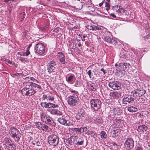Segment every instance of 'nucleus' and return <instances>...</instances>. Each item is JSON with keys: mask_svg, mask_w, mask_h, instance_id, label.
Instances as JSON below:
<instances>
[{"mask_svg": "<svg viewBox=\"0 0 150 150\" xmlns=\"http://www.w3.org/2000/svg\"><path fill=\"white\" fill-rule=\"evenodd\" d=\"M47 110L51 114L55 115V109H48Z\"/></svg>", "mask_w": 150, "mask_h": 150, "instance_id": "ea45409f", "label": "nucleus"}, {"mask_svg": "<svg viewBox=\"0 0 150 150\" xmlns=\"http://www.w3.org/2000/svg\"><path fill=\"white\" fill-rule=\"evenodd\" d=\"M4 142L5 145V147L8 150H9V139L8 138H5L4 140Z\"/></svg>", "mask_w": 150, "mask_h": 150, "instance_id": "5701e85b", "label": "nucleus"}, {"mask_svg": "<svg viewBox=\"0 0 150 150\" xmlns=\"http://www.w3.org/2000/svg\"><path fill=\"white\" fill-rule=\"evenodd\" d=\"M74 141L75 142L76 145H80L83 144L84 140L83 137L81 136H76L74 137Z\"/></svg>", "mask_w": 150, "mask_h": 150, "instance_id": "f8f14e48", "label": "nucleus"}, {"mask_svg": "<svg viewBox=\"0 0 150 150\" xmlns=\"http://www.w3.org/2000/svg\"><path fill=\"white\" fill-rule=\"evenodd\" d=\"M69 91V94H70V95L69 97L73 96L74 97L76 95V96H78V93L77 91L73 90L72 89H70Z\"/></svg>", "mask_w": 150, "mask_h": 150, "instance_id": "bb28decb", "label": "nucleus"}, {"mask_svg": "<svg viewBox=\"0 0 150 150\" xmlns=\"http://www.w3.org/2000/svg\"><path fill=\"white\" fill-rule=\"evenodd\" d=\"M48 139L49 144L53 146L57 145L59 141V137L57 135L54 134L49 135Z\"/></svg>", "mask_w": 150, "mask_h": 150, "instance_id": "20e7f679", "label": "nucleus"}, {"mask_svg": "<svg viewBox=\"0 0 150 150\" xmlns=\"http://www.w3.org/2000/svg\"><path fill=\"white\" fill-rule=\"evenodd\" d=\"M124 146L127 150H129L133 149L134 146V141L131 137H127L125 139Z\"/></svg>", "mask_w": 150, "mask_h": 150, "instance_id": "39448f33", "label": "nucleus"}, {"mask_svg": "<svg viewBox=\"0 0 150 150\" xmlns=\"http://www.w3.org/2000/svg\"><path fill=\"white\" fill-rule=\"evenodd\" d=\"M129 112H136L137 111V108L133 106H130L127 108Z\"/></svg>", "mask_w": 150, "mask_h": 150, "instance_id": "c756f323", "label": "nucleus"}, {"mask_svg": "<svg viewBox=\"0 0 150 150\" xmlns=\"http://www.w3.org/2000/svg\"><path fill=\"white\" fill-rule=\"evenodd\" d=\"M104 40L105 41L114 44H115L117 42V41L115 38L110 37L108 36H105L104 38Z\"/></svg>", "mask_w": 150, "mask_h": 150, "instance_id": "a211bd4d", "label": "nucleus"}, {"mask_svg": "<svg viewBox=\"0 0 150 150\" xmlns=\"http://www.w3.org/2000/svg\"><path fill=\"white\" fill-rule=\"evenodd\" d=\"M57 57L61 64H64L65 63V57L62 53L58 52L57 54Z\"/></svg>", "mask_w": 150, "mask_h": 150, "instance_id": "6ab92c4d", "label": "nucleus"}, {"mask_svg": "<svg viewBox=\"0 0 150 150\" xmlns=\"http://www.w3.org/2000/svg\"><path fill=\"white\" fill-rule=\"evenodd\" d=\"M148 127L145 125H142L139 126L137 128V131L140 132L142 133L144 131L147 130Z\"/></svg>", "mask_w": 150, "mask_h": 150, "instance_id": "412c9836", "label": "nucleus"}, {"mask_svg": "<svg viewBox=\"0 0 150 150\" xmlns=\"http://www.w3.org/2000/svg\"><path fill=\"white\" fill-rule=\"evenodd\" d=\"M146 93V91L142 88H137L132 91L133 95L135 98L139 99V97L144 95Z\"/></svg>", "mask_w": 150, "mask_h": 150, "instance_id": "0eeeda50", "label": "nucleus"}, {"mask_svg": "<svg viewBox=\"0 0 150 150\" xmlns=\"http://www.w3.org/2000/svg\"><path fill=\"white\" fill-rule=\"evenodd\" d=\"M57 120L61 124L64 125L68 126L73 125L72 122L66 120L63 116L59 118Z\"/></svg>", "mask_w": 150, "mask_h": 150, "instance_id": "9d476101", "label": "nucleus"}, {"mask_svg": "<svg viewBox=\"0 0 150 150\" xmlns=\"http://www.w3.org/2000/svg\"><path fill=\"white\" fill-rule=\"evenodd\" d=\"M17 54H18L19 55L21 56H24L25 55V54L24 53V52H23V51L18 52L17 53Z\"/></svg>", "mask_w": 150, "mask_h": 150, "instance_id": "bf43d9fd", "label": "nucleus"}, {"mask_svg": "<svg viewBox=\"0 0 150 150\" xmlns=\"http://www.w3.org/2000/svg\"><path fill=\"white\" fill-rule=\"evenodd\" d=\"M16 149V146L14 144H10V150H15Z\"/></svg>", "mask_w": 150, "mask_h": 150, "instance_id": "c03bdc74", "label": "nucleus"}, {"mask_svg": "<svg viewBox=\"0 0 150 150\" xmlns=\"http://www.w3.org/2000/svg\"><path fill=\"white\" fill-rule=\"evenodd\" d=\"M110 6V3H105V7H107V10H108L109 9Z\"/></svg>", "mask_w": 150, "mask_h": 150, "instance_id": "680f3d73", "label": "nucleus"}, {"mask_svg": "<svg viewBox=\"0 0 150 150\" xmlns=\"http://www.w3.org/2000/svg\"><path fill=\"white\" fill-rule=\"evenodd\" d=\"M94 133V132L93 131H91L90 130L87 131L86 132H85V134H93Z\"/></svg>", "mask_w": 150, "mask_h": 150, "instance_id": "603ef678", "label": "nucleus"}, {"mask_svg": "<svg viewBox=\"0 0 150 150\" xmlns=\"http://www.w3.org/2000/svg\"><path fill=\"white\" fill-rule=\"evenodd\" d=\"M28 47L26 52H24V53L25 54V55L24 56H28L30 54V52L29 50V49H28Z\"/></svg>", "mask_w": 150, "mask_h": 150, "instance_id": "3c124183", "label": "nucleus"}, {"mask_svg": "<svg viewBox=\"0 0 150 150\" xmlns=\"http://www.w3.org/2000/svg\"><path fill=\"white\" fill-rule=\"evenodd\" d=\"M71 130L74 132H80L79 128H74L71 129Z\"/></svg>", "mask_w": 150, "mask_h": 150, "instance_id": "de8ad7c7", "label": "nucleus"}, {"mask_svg": "<svg viewBox=\"0 0 150 150\" xmlns=\"http://www.w3.org/2000/svg\"><path fill=\"white\" fill-rule=\"evenodd\" d=\"M89 89L92 91H95L96 90V87L95 84L91 83L88 85Z\"/></svg>", "mask_w": 150, "mask_h": 150, "instance_id": "c85d7f7f", "label": "nucleus"}, {"mask_svg": "<svg viewBox=\"0 0 150 150\" xmlns=\"http://www.w3.org/2000/svg\"><path fill=\"white\" fill-rule=\"evenodd\" d=\"M115 113H114L113 110H112L110 111L109 115V117L110 119L113 118L115 115Z\"/></svg>", "mask_w": 150, "mask_h": 150, "instance_id": "f704fd0d", "label": "nucleus"}, {"mask_svg": "<svg viewBox=\"0 0 150 150\" xmlns=\"http://www.w3.org/2000/svg\"><path fill=\"white\" fill-rule=\"evenodd\" d=\"M23 34L24 35V37H25L27 34V31L26 30H24L23 33Z\"/></svg>", "mask_w": 150, "mask_h": 150, "instance_id": "e2e57ef3", "label": "nucleus"}, {"mask_svg": "<svg viewBox=\"0 0 150 150\" xmlns=\"http://www.w3.org/2000/svg\"><path fill=\"white\" fill-rule=\"evenodd\" d=\"M25 16V13L24 12H22L21 13H20V17L21 19V20L23 19Z\"/></svg>", "mask_w": 150, "mask_h": 150, "instance_id": "09e8293b", "label": "nucleus"}, {"mask_svg": "<svg viewBox=\"0 0 150 150\" xmlns=\"http://www.w3.org/2000/svg\"><path fill=\"white\" fill-rule=\"evenodd\" d=\"M112 110L116 115H118L122 113L121 109L118 108H115Z\"/></svg>", "mask_w": 150, "mask_h": 150, "instance_id": "393cba45", "label": "nucleus"}, {"mask_svg": "<svg viewBox=\"0 0 150 150\" xmlns=\"http://www.w3.org/2000/svg\"><path fill=\"white\" fill-rule=\"evenodd\" d=\"M86 115L85 110L83 109H80L77 114L76 116L77 120H80L84 117Z\"/></svg>", "mask_w": 150, "mask_h": 150, "instance_id": "dca6fc26", "label": "nucleus"}, {"mask_svg": "<svg viewBox=\"0 0 150 150\" xmlns=\"http://www.w3.org/2000/svg\"><path fill=\"white\" fill-rule=\"evenodd\" d=\"M78 86V81L77 80L76 81L74 85V86H76V87H77Z\"/></svg>", "mask_w": 150, "mask_h": 150, "instance_id": "338daca9", "label": "nucleus"}, {"mask_svg": "<svg viewBox=\"0 0 150 150\" xmlns=\"http://www.w3.org/2000/svg\"><path fill=\"white\" fill-rule=\"evenodd\" d=\"M134 100V98L131 97L130 95H128L122 99V103L125 104H128L132 103Z\"/></svg>", "mask_w": 150, "mask_h": 150, "instance_id": "4468645a", "label": "nucleus"}, {"mask_svg": "<svg viewBox=\"0 0 150 150\" xmlns=\"http://www.w3.org/2000/svg\"><path fill=\"white\" fill-rule=\"evenodd\" d=\"M113 124L117 128H120L123 125V121L120 117H117L113 120Z\"/></svg>", "mask_w": 150, "mask_h": 150, "instance_id": "ddd939ff", "label": "nucleus"}, {"mask_svg": "<svg viewBox=\"0 0 150 150\" xmlns=\"http://www.w3.org/2000/svg\"><path fill=\"white\" fill-rule=\"evenodd\" d=\"M40 127V128L39 129L40 130H41L42 131H48L49 127L47 125H46L45 124L42 123L41 126Z\"/></svg>", "mask_w": 150, "mask_h": 150, "instance_id": "cd10ccee", "label": "nucleus"}, {"mask_svg": "<svg viewBox=\"0 0 150 150\" xmlns=\"http://www.w3.org/2000/svg\"><path fill=\"white\" fill-rule=\"evenodd\" d=\"M74 76V75H70L68 78L67 79H66V81L68 82H71L73 80Z\"/></svg>", "mask_w": 150, "mask_h": 150, "instance_id": "4c0bfd02", "label": "nucleus"}, {"mask_svg": "<svg viewBox=\"0 0 150 150\" xmlns=\"http://www.w3.org/2000/svg\"><path fill=\"white\" fill-rule=\"evenodd\" d=\"M79 99L78 96H75V97H68V104L72 106H74L78 104Z\"/></svg>", "mask_w": 150, "mask_h": 150, "instance_id": "1a4fd4ad", "label": "nucleus"}, {"mask_svg": "<svg viewBox=\"0 0 150 150\" xmlns=\"http://www.w3.org/2000/svg\"><path fill=\"white\" fill-rule=\"evenodd\" d=\"M60 29L59 28H57L55 29L53 31V34H54V35H57V33H58L59 32V30Z\"/></svg>", "mask_w": 150, "mask_h": 150, "instance_id": "58836bf2", "label": "nucleus"}, {"mask_svg": "<svg viewBox=\"0 0 150 150\" xmlns=\"http://www.w3.org/2000/svg\"><path fill=\"white\" fill-rule=\"evenodd\" d=\"M40 118L42 122L49 125L54 126L56 125L51 117L47 114H41Z\"/></svg>", "mask_w": 150, "mask_h": 150, "instance_id": "f03ea898", "label": "nucleus"}, {"mask_svg": "<svg viewBox=\"0 0 150 150\" xmlns=\"http://www.w3.org/2000/svg\"><path fill=\"white\" fill-rule=\"evenodd\" d=\"M100 136L103 142H104L106 139L107 135L106 133L104 131H102L100 133Z\"/></svg>", "mask_w": 150, "mask_h": 150, "instance_id": "a878e982", "label": "nucleus"}, {"mask_svg": "<svg viewBox=\"0 0 150 150\" xmlns=\"http://www.w3.org/2000/svg\"><path fill=\"white\" fill-rule=\"evenodd\" d=\"M86 74L89 76L90 78L93 79L94 78V76L93 75V74L91 70H88L86 72Z\"/></svg>", "mask_w": 150, "mask_h": 150, "instance_id": "72a5a7b5", "label": "nucleus"}, {"mask_svg": "<svg viewBox=\"0 0 150 150\" xmlns=\"http://www.w3.org/2000/svg\"><path fill=\"white\" fill-rule=\"evenodd\" d=\"M35 52L40 54H43L45 52V47L44 45L41 42L37 43L35 47Z\"/></svg>", "mask_w": 150, "mask_h": 150, "instance_id": "423d86ee", "label": "nucleus"}, {"mask_svg": "<svg viewBox=\"0 0 150 150\" xmlns=\"http://www.w3.org/2000/svg\"><path fill=\"white\" fill-rule=\"evenodd\" d=\"M143 38L144 40L150 38V34L144 36Z\"/></svg>", "mask_w": 150, "mask_h": 150, "instance_id": "4d7b16f0", "label": "nucleus"}, {"mask_svg": "<svg viewBox=\"0 0 150 150\" xmlns=\"http://www.w3.org/2000/svg\"><path fill=\"white\" fill-rule=\"evenodd\" d=\"M10 129V132H11V136L13 137L15 141H19L21 137V135L17 129L14 127H12Z\"/></svg>", "mask_w": 150, "mask_h": 150, "instance_id": "6e6552de", "label": "nucleus"}, {"mask_svg": "<svg viewBox=\"0 0 150 150\" xmlns=\"http://www.w3.org/2000/svg\"><path fill=\"white\" fill-rule=\"evenodd\" d=\"M40 105L42 107L47 108V103L46 102H42L40 103Z\"/></svg>", "mask_w": 150, "mask_h": 150, "instance_id": "8fccbe9b", "label": "nucleus"}, {"mask_svg": "<svg viewBox=\"0 0 150 150\" xmlns=\"http://www.w3.org/2000/svg\"><path fill=\"white\" fill-rule=\"evenodd\" d=\"M23 84L24 87L20 91L23 95L31 96L36 93V91L30 86H28V83L26 81L23 82Z\"/></svg>", "mask_w": 150, "mask_h": 150, "instance_id": "f257e3e1", "label": "nucleus"}, {"mask_svg": "<svg viewBox=\"0 0 150 150\" xmlns=\"http://www.w3.org/2000/svg\"><path fill=\"white\" fill-rule=\"evenodd\" d=\"M26 82L28 83V86L30 85L31 87H34L39 89H41L42 88L40 86L36 83L26 81Z\"/></svg>", "mask_w": 150, "mask_h": 150, "instance_id": "4be33fe9", "label": "nucleus"}, {"mask_svg": "<svg viewBox=\"0 0 150 150\" xmlns=\"http://www.w3.org/2000/svg\"><path fill=\"white\" fill-rule=\"evenodd\" d=\"M30 80H31L34 82H36L37 83H39V82L36 79H35V78H34L33 77H30Z\"/></svg>", "mask_w": 150, "mask_h": 150, "instance_id": "864d4df0", "label": "nucleus"}, {"mask_svg": "<svg viewBox=\"0 0 150 150\" xmlns=\"http://www.w3.org/2000/svg\"><path fill=\"white\" fill-rule=\"evenodd\" d=\"M130 64L128 63H122L119 64V68L120 71H127L129 69Z\"/></svg>", "mask_w": 150, "mask_h": 150, "instance_id": "2eb2a0df", "label": "nucleus"}, {"mask_svg": "<svg viewBox=\"0 0 150 150\" xmlns=\"http://www.w3.org/2000/svg\"><path fill=\"white\" fill-rule=\"evenodd\" d=\"M121 96V93L120 91L113 92L110 94V97L112 98H117Z\"/></svg>", "mask_w": 150, "mask_h": 150, "instance_id": "aec40b11", "label": "nucleus"}, {"mask_svg": "<svg viewBox=\"0 0 150 150\" xmlns=\"http://www.w3.org/2000/svg\"><path fill=\"white\" fill-rule=\"evenodd\" d=\"M87 130V128L86 127H81L79 128L80 132L81 134L82 133L86 132Z\"/></svg>", "mask_w": 150, "mask_h": 150, "instance_id": "c9c22d12", "label": "nucleus"}, {"mask_svg": "<svg viewBox=\"0 0 150 150\" xmlns=\"http://www.w3.org/2000/svg\"><path fill=\"white\" fill-rule=\"evenodd\" d=\"M90 104L91 109L97 111L101 108V102L100 100L93 99L90 101Z\"/></svg>", "mask_w": 150, "mask_h": 150, "instance_id": "7ed1b4c3", "label": "nucleus"}, {"mask_svg": "<svg viewBox=\"0 0 150 150\" xmlns=\"http://www.w3.org/2000/svg\"><path fill=\"white\" fill-rule=\"evenodd\" d=\"M40 29L41 30L43 31H46L47 30V29L45 27H44L43 26L41 27Z\"/></svg>", "mask_w": 150, "mask_h": 150, "instance_id": "052dcab7", "label": "nucleus"}, {"mask_svg": "<svg viewBox=\"0 0 150 150\" xmlns=\"http://www.w3.org/2000/svg\"><path fill=\"white\" fill-rule=\"evenodd\" d=\"M59 107L58 105L56 104H54L51 103L49 102L47 103V108L50 109L51 108H57Z\"/></svg>", "mask_w": 150, "mask_h": 150, "instance_id": "b1692460", "label": "nucleus"}, {"mask_svg": "<svg viewBox=\"0 0 150 150\" xmlns=\"http://www.w3.org/2000/svg\"><path fill=\"white\" fill-rule=\"evenodd\" d=\"M42 98L43 100L46 99L47 101H53L54 99V96L51 93L43 95Z\"/></svg>", "mask_w": 150, "mask_h": 150, "instance_id": "f3484780", "label": "nucleus"}, {"mask_svg": "<svg viewBox=\"0 0 150 150\" xmlns=\"http://www.w3.org/2000/svg\"><path fill=\"white\" fill-rule=\"evenodd\" d=\"M119 129H114L111 131V132L113 134V136L116 137L118 135L119 133Z\"/></svg>", "mask_w": 150, "mask_h": 150, "instance_id": "473e14b6", "label": "nucleus"}, {"mask_svg": "<svg viewBox=\"0 0 150 150\" xmlns=\"http://www.w3.org/2000/svg\"><path fill=\"white\" fill-rule=\"evenodd\" d=\"M100 70L104 73V74L106 73L105 70H104L103 68L101 69Z\"/></svg>", "mask_w": 150, "mask_h": 150, "instance_id": "69168bd1", "label": "nucleus"}, {"mask_svg": "<svg viewBox=\"0 0 150 150\" xmlns=\"http://www.w3.org/2000/svg\"><path fill=\"white\" fill-rule=\"evenodd\" d=\"M86 28L90 30H95V28H96L95 26L92 25H88L86 26Z\"/></svg>", "mask_w": 150, "mask_h": 150, "instance_id": "e433bc0d", "label": "nucleus"}, {"mask_svg": "<svg viewBox=\"0 0 150 150\" xmlns=\"http://www.w3.org/2000/svg\"><path fill=\"white\" fill-rule=\"evenodd\" d=\"M18 59L23 62H26L28 60L27 58L22 57H19Z\"/></svg>", "mask_w": 150, "mask_h": 150, "instance_id": "37998d69", "label": "nucleus"}, {"mask_svg": "<svg viewBox=\"0 0 150 150\" xmlns=\"http://www.w3.org/2000/svg\"><path fill=\"white\" fill-rule=\"evenodd\" d=\"M135 150H143L142 148L140 146H136Z\"/></svg>", "mask_w": 150, "mask_h": 150, "instance_id": "13d9d810", "label": "nucleus"}, {"mask_svg": "<svg viewBox=\"0 0 150 150\" xmlns=\"http://www.w3.org/2000/svg\"><path fill=\"white\" fill-rule=\"evenodd\" d=\"M30 76H28L25 77L24 79V80H25V81H24V82H25V81L29 82V81L30 80Z\"/></svg>", "mask_w": 150, "mask_h": 150, "instance_id": "5fc2aeb1", "label": "nucleus"}, {"mask_svg": "<svg viewBox=\"0 0 150 150\" xmlns=\"http://www.w3.org/2000/svg\"><path fill=\"white\" fill-rule=\"evenodd\" d=\"M55 115H62V113L60 111L57 109H55Z\"/></svg>", "mask_w": 150, "mask_h": 150, "instance_id": "49530a36", "label": "nucleus"}, {"mask_svg": "<svg viewBox=\"0 0 150 150\" xmlns=\"http://www.w3.org/2000/svg\"><path fill=\"white\" fill-rule=\"evenodd\" d=\"M109 86L114 90H117L120 89L121 88V85L120 83L118 81H113L109 83Z\"/></svg>", "mask_w": 150, "mask_h": 150, "instance_id": "9b49d317", "label": "nucleus"}, {"mask_svg": "<svg viewBox=\"0 0 150 150\" xmlns=\"http://www.w3.org/2000/svg\"><path fill=\"white\" fill-rule=\"evenodd\" d=\"M18 66V65L15 64V63H13L12 62H10V67H17Z\"/></svg>", "mask_w": 150, "mask_h": 150, "instance_id": "a18cd8bd", "label": "nucleus"}, {"mask_svg": "<svg viewBox=\"0 0 150 150\" xmlns=\"http://www.w3.org/2000/svg\"><path fill=\"white\" fill-rule=\"evenodd\" d=\"M95 27L96 28H95V30H100L101 29V28L100 27H97L96 26H95Z\"/></svg>", "mask_w": 150, "mask_h": 150, "instance_id": "0e129e2a", "label": "nucleus"}, {"mask_svg": "<svg viewBox=\"0 0 150 150\" xmlns=\"http://www.w3.org/2000/svg\"><path fill=\"white\" fill-rule=\"evenodd\" d=\"M102 119H99L96 120V122L98 124H100L102 123Z\"/></svg>", "mask_w": 150, "mask_h": 150, "instance_id": "6e6d98bb", "label": "nucleus"}, {"mask_svg": "<svg viewBox=\"0 0 150 150\" xmlns=\"http://www.w3.org/2000/svg\"><path fill=\"white\" fill-rule=\"evenodd\" d=\"M55 62H51V63L50 64V68H49V70L51 71H52L55 69Z\"/></svg>", "mask_w": 150, "mask_h": 150, "instance_id": "7c9ffc66", "label": "nucleus"}, {"mask_svg": "<svg viewBox=\"0 0 150 150\" xmlns=\"http://www.w3.org/2000/svg\"><path fill=\"white\" fill-rule=\"evenodd\" d=\"M42 124V123L40 122H36L35 123V125L36 127L39 129Z\"/></svg>", "mask_w": 150, "mask_h": 150, "instance_id": "79ce46f5", "label": "nucleus"}, {"mask_svg": "<svg viewBox=\"0 0 150 150\" xmlns=\"http://www.w3.org/2000/svg\"><path fill=\"white\" fill-rule=\"evenodd\" d=\"M64 142L65 144L67 146L71 145L72 143L71 139L70 138L65 139Z\"/></svg>", "mask_w": 150, "mask_h": 150, "instance_id": "2f4dec72", "label": "nucleus"}, {"mask_svg": "<svg viewBox=\"0 0 150 150\" xmlns=\"http://www.w3.org/2000/svg\"><path fill=\"white\" fill-rule=\"evenodd\" d=\"M110 15L113 18H115L116 17L115 15L113 13H111L110 14Z\"/></svg>", "mask_w": 150, "mask_h": 150, "instance_id": "774afa93", "label": "nucleus"}, {"mask_svg": "<svg viewBox=\"0 0 150 150\" xmlns=\"http://www.w3.org/2000/svg\"><path fill=\"white\" fill-rule=\"evenodd\" d=\"M124 12V9L122 8H120L117 11V12L118 13V15H120Z\"/></svg>", "mask_w": 150, "mask_h": 150, "instance_id": "a19ab883", "label": "nucleus"}]
</instances>
